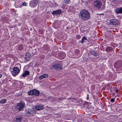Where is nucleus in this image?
Returning a JSON list of instances; mask_svg holds the SVG:
<instances>
[{
    "label": "nucleus",
    "instance_id": "nucleus-1",
    "mask_svg": "<svg viewBox=\"0 0 122 122\" xmlns=\"http://www.w3.org/2000/svg\"><path fill=\"white\" fill-rule=\"evenodd\" d=\"M79 17L84 20H86L90 19V15L89 12L86 10H82L80 12Z\"/></svg>",
    "mask_w": 122,
    "mask_h": 122
},
{
    "label": "nucleus",
    "instance_id": "nucleus-2",
    "mask_svg": "<svg viewBox=\"0 0 122 122\" xmlns=\"http://www.w3.org/2000/svg\"><path fill=\"white\" fill-rule=\"evenodd\" d=\"M36 112L34 109L33 108L28 109L27 110H26L25 111L26 115L27 116H29L34 115L35 114Z\"/></svg>",
    "mask_w": 122,
    "mask_h": 122
},
{
    "label": "nucleus",
    "instance_id": "nucleus-3",
    "mask_svg": "<svg viewBox=\"0 0 122 122\" xmlns=\"http://www.w3.org/2000/svg\"><path fill=\"white\" fill-rule=\"evenodd\" d=\"M94 6L100 10L101 8L102 5V3L100 0H96L94 1L93 3Z\"/></svg>",
    "mask_w": 122,
    "mask_h": 122
},
{
    "label": "nucleus",
    "instance_id": "nucleus-4",
    "mask_svg": "<svg viewBox=\"0 0 122 122\" xmlns=\"http://www.w3.org/2000/svg\"><path fill=\"white\" fill-rule=\"evenodd\" d=\"M40 94L39 91L36 89L30 90L28 92V94L29 95H33L35 96H38Z\"/></svg>",
    "mask_w": 122,
    "mask_h": 122
},
{
    "label": "nucleus",
    "instance_id": "nucleus-5",
    "mask_svg": "<svg viewBox=\"0 0 122 122\" xmlns=\"http://www.w3.org/2000/svg\"><path fill=\"white\" fill-rule=\"evenodd\" d=\"M25 105V103L23 102H21L18 103L17 105V107L18 110L19 111L23 110Z\"/></svg>",
    "mask_w": 122,
    "mask_h": 122
},
{
    "label": "nucleus",
    "instance_id": "nucleus-6",
    "mask_svg": "<svg viewBox=\"0 0 122 122\" xmlns=\"http://www.w3.org/2000/svg\"><path fill=\"white\" fill-rule=\"evenodd\" d=\"M13 70V71H11V73L14 76H15L20 71V70L17 67H14Z\"/></svg>",
    "mask_w": 122,
    "mask_h": 122
},
{
    "label": "nucleus",
    "instance_id": "nucleus-7",
    "mask_svg": "<svg viewBox=\"0 0 122 122\" xmlns=\"http://www.w3.org/2000/svg\"><path fill=\"white\" fill-rule=\"evenodd\" d=\"M110 23L112 25H116L118 24L119 22L117 19H112L110 20Z\"/></svg>",
    "mask_w": 122,
    "mask_h": 122
},
{
    "label": "nucleus",
    "instance_id": "nucleus-8",
    "mask_svg": "<svg viewBox=\"0 0 122 122\" xmlns=\"http://www.w3.org/2000/svg\"><path fill=\"white\" fill-rule=\"evenodd\" d=\"M52 66L54 69H57V70H61L62 69L61 67L62 66L61 64H56L53 65Z\"/></svg>",
    "mask_w": 122,
    "mask_h": 122
},
{
    "label": "nucleus",
    "instance_id": "nucleus-9",
    "mask_svg": "<svg viewBox=\"0 0 122 122\" xmlns=\"http://www.w3.org/2000/svg\"><path fill=\"white\" fill-rule=\"evenodd\" d=\"M61 10L60 9H58L57 10L54 11L52 13V14L54 15H60L61 14Z\"/></svg>",
    "mask_w": 122,
    "mask_h": 122
},
{
    "label": "nucleus",
    "instance_id": "nucleus-10",
    "mask_svg": "<svg viewBox=\"0 0 122 122\" xmlns=\"http://www.w3.org/2000/svg\"><path fill=\"white\" fill-rule=\"evenodd\" d=\"M30 55L29 53L27 52L25 54V60L26 61H28L30 60Z\"/></svg>",
    "mask_w": 122,
    "mask_h": 122
},
{
    "label": "nucleus",
    "instance_id": "nucleus-11",
    "mask_svg": "<svg viewBox=\"0 0 122 122\" xmlns=\"http://www.w3.org/2000/svg\"><path fill=\"white\" fill-rule=\"evenodd\" d=\"M30 75L29 72L27 71H25L22 74V76L23 77L27 76Z\"/></svg>",
    "mask_w": 122,
    "mask_h": 122
},
{
    "label": "nucleus",
    "instance_id": "nucleus-12",
    "mask_svg": "<svg viewBox=\"0 0 122 122\" xmlns=\"http://www.w3.org/2000/svg\"><path fill=\"white\" fill-rule=\"evenodd\" d=\"M115 11L117 14L122 13V7L116 8L115 10Z\"/></svg>",
    "mask_w": 122,
    "mask_h": 122
},
{
    "label": "nucleus",
    "instance_id": "nucleus-13",
    "mask_svg": "<svg viewBox=\"0 0 122 122\" xmlns=\"http://www.w3.org/2000/svg\"><path fill=\"white\" fill-rule=\"evenodd\" d=\"M37 1L36 0L31 1L30 3V5L33 7L36 6L37 5Z\"/></svg>",
    "mask_w": 122,
    "mask_h": 122
},
{
    "label": "nucleus",
    "instance_id": "nucleus-14",
    "mask_svg": "<svg viewBox=\"0 0 122 122\" xmlns=\"http://www.w3.org/2000/svg\"><path fill=\"white\" fill-rule=\"evenodd\" d=\"M113 48L111 47H107L105 49L106 51L107 52L113 51Z\"/></svg>",
    "mask_w": 122,
    "mask_h": 122
},
{
    "label": "nucleus",
    "instance_id": "nucleus-15",
    "mask_svg": "<svg viewBox=\"0 0 122 122\" xmlns=\"http://www.w3.org/2000/svg\"><path fill=\"white\" fill-rule=\"evenodd\" d=\"M91 54L92 55L95 56H97V53L96 51H93L91 52Z\"/></svg>",
    "mask_w": 122,
    "mask_h": 122
},
{
    "label": "nucleus",
    "instance_id": "nucleus-16",
    "mask_svg": "<svg viewBox=\"0 0 122 122\" xmlns=\"http://www.w3.org/2000/svg\"><path fill=\"white\" fill-rule=\"evenodd\" d=\"M43 108V107L42 106L38 105L36 107V109L37 110H40Z\"/></svg>",
    "mask_w": 122,
    "mask_h": 122
},
{
    "label": "nucleus",
    "instance_id": "nucleus-17",
    "mask_svg": "<svg viewBox=\"0 0 122 122\" xmlns=\"http://www.w3.org/2000/svg\"><path fill=\"white\" fill-rule=\"evenodd\" d=\"M22 117H20L18 118H16L15 120L16 122H20L22 120Z\"/></svg>",
    "mask_w": 122,
    "mask_h": 122
},
{
    "label": "nucleus",
    "instance_id": "nucleus-18",
    "mask_svg": "<svg viewBox=\"0 0 122 122\" xmlns=\"http://www.w3.org/2000/svg\"><path fill=\"white\" fill-rule=\"evenodd\" d=\"M7 100L6 99H4L1 100L0 101V103L1 104H3L6 103Z\"/></svg>",
    "mask_w": 122,
    "mask_h": 122
},
{
    "label": "nucleus",
    "instance_id": "nucleus-19",
    "mask_svg": "<svg viewBox=\"0 0 122 122\" xmlns=\"http://www.w3.org/2000/svg\"><path fill=\"white\" fill-rule=\"evenodd\" d=\"M46 74H43V75H41L39 77V79H42L46 77Z\"/></svg>",
    "mask_w": 122,
    "mask_h": 122
},
{
    "label": "nucleus",
    "instance_id": "nucleus-20",
    "mask_svg": "<svg viewBox=\"0 0 122 122\" xmlns=\"http://www.w3.org/2000/svg\"><path fill=\"white\" fill-rule=\"evenodd\" d=\"M64 2L66 4H68L70 3V0H64Z\"/></svg>",
    "mask_w": 122,
    "mask_h": 122
},
{
    "label": "nucleus",
    "instance_id": "nucleus-21",
    "mask_svg": "<svg viewBox=\"0 0 122 122\" xmlns=\"http://www.w3.org/2000/svg\"><path fill=\"white\" fill-rule=\"evenodd\" d=\"M18 49L20 50H22L23 48L22 46H21L18 47Z\"/></svg>",
    "mask_w": 122,
    "mask_h": 122
},
{
    "label": "nucleus",
    "instance_id": "nucleus-22",
    "mask_svg": "<svg viewBox=\"0 0 122 122\" xmlns=\"http://www.w3.org/2000/svg\"><path fill=\"white\" fill-rule=\"evenodd\" d=\"M82 39L84 41H86L87 40V39L86 37H83Z\"/></svg>",
    "mask_w": 122,
    "mask_h": 122
},
{
    "label": "nucleus",
    "instance_id": "nucleus-23",
    "mask_svg": "<svg viewBox=\"0 0 122 122\" xmlns=\"http://www.w3.org/2000/svg\"><path fill=\"white\" fill-rule=\"evenodd\" d=\"M76 37L78 38V39H79L80 38V36L79 35H77L76 36Z\"/></svg>",
    "mask_w": 122,
    "mask_h": 122
},
{
    "label": "nucleus",
    "instance_id": "nucleus-24",
    "mask_svg": "<svg viewBox=\"0 0 122 122\" xmlns=\"http://www.w3.org/2000/svg\"><path fill=\"white\" fill-rule=\"evenodd\" d=\"M110 101L111 102H114L115 100L114 99L112 98L110 100Z\"/></svg>",
    "mask_w": 122,
    "mask_h": 122
},
{
    "label": "nucleus",
    "instance_id": "nucleus-25",
    "mask_svg": "<svg viewBox=\"0 0 122 122\" xmlns=\"http://www.w3.org/2000/svg\"><path fill=\"white\" fill-rule=\"evenodd\" d=\"M115 66H116L117 68H120L121 66V65H119V66H117V65H116Z\"/></svg>",
    "mask_w": 122,
    "mask_h": 122
},
{
    "label": "nucleus",
    "instance_id": "nucleus-26",
    "mask_svg": "<svg viewBox=\"0 0 122 122\" xmlns=\"http://www.w3.org/2000/svg\"><path fill=\"white\" fill-rule=\"evenodd\" d=\"M26 3L25 2H24L22 4V5L24 6H26Z\"/></svg>",
    "mask_w": 122,
    "mask_h": 122
},
{
    "label": "nucleus",
    "instance_id": "nucleus-27",
    "mask_svg": "<svg viewBox=\"0 0 122 122\" xmlns=\"http://www.w3.org/2000/svg\"><path fill=\"white\" fill-rule=\"evenodd\" d=\"M84 42H85V41L83 40L82 39H81V43H83Z\"/></svg>",
    "mask_w": 122,
    "mask_h": 122
},
{
    "label": "nucleus",
    "instance_id": "nucleus-28",
    "mask_svg": "<svg viewBox=\"0 0 122 122\" xmlns=\"http://www.w3.org/2000/svg\"><path fill=\"white\" fill-rule=\"evenodd\" d=\"M118 91L119 90L118 89L116 90V91H115V92L116 93H118Z\"/></svg>",
    "mask_w": 122,
    "mask_h": 122
},
{
    "label": "nucleus",
    "instance_id": "nucleus-29",
    "mask_svg": "<svg viewBox=\"0 0 122 122\" xmlns=\"http://www.w3.org/2000/svg\"><path fill=\"white\" fill-rule=\"evenodd\" d=\"M2 75L1 74H0V78H1L2 76Z\"/></svg>",
    "mask_w": 122,
    "mask_h": 122
},
{
    "label": "nucleus",
    "instance_id": "nucleus-30",
    "mask_svg": "<svg viewBox=\"0 0 122 122\" xmlns=\"http://www.w3.org/2000/svg\"><path fill=\"white\" fill-rule=\"evenodd\" d=\"M48 76V75L47 74H46V78Z\"/></svg>",
    "mask_w": 122,
    "mask_h": 122
},
{
    "label": "nucleus",
    "instance_id": "nucleus-31",
    "mask_svg": "<svg viewBox=\"0 0 122 122\" xmlns=\"http://www.w3.org/2000/svg\"><path fill=\"white\" fill-rule=\"evenodd\" d=\"M87 98L88 99V94H87Z\"/></svg>",
    "mask_w": 122,
    "mask_h": 122
}]
</instances>
